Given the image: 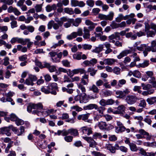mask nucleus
Segmentation results:
<instances>
[{
	"label": "nucleus",
	"mask_w": 156,
	"mask_h": 156,
	"mask_svg": "<svg viewBox=\"0 0 156 156\" xmlns=\"http://www.w3.org/2000/svg\"><path fill=\"white\" fill-rule=\"evenodd\" d=\"M4 62L3 65L6 66L9 64L10 63L9 62V58L8 57H5L3 59Z\"/></svg>",
	"instance_id": "4d7b16f0"
},
{
	"label": "nucleus",
	"mask_w": 156,
	"mask_h": 156,
	"mask_svg": "<svg viewBox=\"0 0 156 156\" xmlns=\"http://www.w3.org/2000/svg\"><path fill=\"white\" fill-rule=\"evenodd\" d=\"M126 37L127 38H130L132 40H136L137 38V35L136 34H133L132 32L126 33Z\"/></svg>",
	"instance_id": "4be33fe9"
},
{
	"label": "nucleus",
	"mask_w": 156,
	"mask_h": 156,
	"mask_svg": "<svg viewBox=\"0 0 156 156\" xmlns=\"http://www.w3.org/2000/svg\"><path fill=\"white\" fill-rule=\"evenodd\" d=\"M83 37L85 39H87L90 38V34L89 30L87 28L84 27L83 28Z\"/></svg>",
	"instance_id": "a211bd4d"
},
{
	"label": "nucleus",
	"mask_w": 156,
	"mask_h": 156,
	"mask_svg": "<svg viewBox=\"0 0 156 156\" xmlns=\"http://www.w3.org/2000/svg\"><path fill=\"white\" fill-rule=\"evenodd\" d=\"M105 108L103 107L100 106L98 107V108L96 110H97V111L101 115H103V111L105 110Z\"/></svg>",
	"instance_id": "680f3d73"
},
{
	"label": "nucleus",
	"mask_w": 156,
	"mask_h": 156,
	"mask_svg": "<svg viewBox=\"0 0 156 156\" xmlns=\"http://www.w3.org/2000/svg\"><path fill=\"white\" fill-rule=\"evenodd\" d=\"M141 87L144 90H148L152 89V86L150 84H145L144 83L141 84Z\"/></svg>",
	"instance_id": "cd10ccee"
},
{
	"label": "nucleus",
	"mask_w": 156,
	"mask_h": 156,
	"mask_svg": "<svg viewBox=\"0 0 156 156\" xmlns=\"http://www.w3.org/2000/svg\"><path fill=\"white\" fill-rule=\"evenodd\" d=\"M102 137V136L100 133H95L93 136V138L94 139H97L98 138L101 139Z\"/></svg>",
	"instance_id": "a18cd8bd"
},
{
	"label": "nucleus",
	"mask_w": 156,
	"mask_h": 156,
	"mask_svg": "<svg viewBox=\"0 0 156 156\" xmlns=\"http://www.w3.org/2000/svg\"><path fill=\"white\" fill-rule=\"evenodd\" d=\"M86 107L87 109L91 110L95 109L96 110L98 108V105L95 104H90L87 105Z\"/></svg>",
	"instance_id": "2f4dec72"
},
{
	"label": "nucleus",
	"mask_w": 156,
	"mask_h": 156,
	"mask_svg": "<svg viewBox=\"0 0 156 156\" xmlns=\"http://www.w3.org/2000/svg\"><path fill=\"white\" fill-rule=\"evenodd\" d=\"M105 62L106 65L111 66L115 62V60L113 58H106L105 59Z\"/></svg>",
	"instance_id": "7c9ffc66"
},
{
	"label": "nucleus",
	"mask_w": 156,
	"mask_h": 156,
	"mask_svg": "<svg viewBox=\"0 0 156 156\" xmlns=\"http://www.w3.org/2000/svg\"><path fill=\"white\" fill-rule=\"evenodd\" d=\"M10 120L12 121L16 122V120L17 119L18 117L14 114H11L10 115Z\"/></svg>",
	"instance_id": "0e129e2a"
},
{
	"label": "nucleus",
	"mask_w": 156,
	"mask_h": 156,
	"mask_svg": "<svg viewBox=\"0 0 156 156\" xmlns=\"http://www.w3.org/2000/svg\"><path fill=\"white\" fill-rule=\"evenodd\" d=\"M138 100L137 97L134 95H129L127 96L125 99L127 103L129 105H133Z\"/></svg>",
	"instance_id": "39448f33"
},
{
	"label": "nucleus",
	"mask_w": 156,
	"mask_h": 156,
	"mask_svg": "<svg viewBox=\"0 0 156 156\" xmlns=\"http://www.w3.org/2000/svg\"><path fill=\"white\" fill-rule=\"evenodd\" d=\"M37 79V78L36 76L29 75L28 77L24 83L28 85L33 86L34 85L33 82L35 81Z\"/></svg>",
	"instance_id": "0eeeda50"
},
{
	"label": "nucleus",
	"mask_w": 156,
	"mask_h": 156,
	"mask_svg": "<svg viewBox=\"0 0 156 156\" xmlns=\"http://www.w3.org/2000/svg\"><path fill=\"white\" fill-rule=\"evenodd\" d=\"M80 103H86L89 101V95L87 96L85 93H83L80 94Z\"/></svg>",
	"instance_id": "2eb2a0df"
},
{
	"label": "nucleus",
	"mask_w": 156,
	"mask_h": 156,
	"mask_svg": "<svg viewBox=\"0 0 156 156\" xmlns=\"http://www.w3.org/2000/svg\"><path fill=\"white\" fill-rule=\"evenodd\" d=\"M145 33H146L147 36V37H153L155 35L156 33L155 32L152 30H149Z\"/></svg>",
	"instance_id": "a19ab883"
},
{
	"label": "nucleus",
	"mask_w": 156,
	"mask_h": 156,
	"mask_svg": "<svg viewBox=\"0 0 156 156\" xmlns=\"http://www.w3.org/2000/svg\"><path fill=\"white\" fill-rule=\"evenodd\" d=\"M13 143V141H10V142L8 144L7 147L5 149V153H8L9 149L12 146Z\"/></svg>",
	"instance_id": "37998d69"
},
{
	"label": "nucleus",
	"mask_w": 156,
	"mask_h": 156,
	"mask_svg": "<svg viewBox=\"0 0 156 156\" xmlns=\"http://www.w3.org/2000/svg\"><path fill=\"white\" fill-rule=\"evenodd\" d=\"M102 116L101 115L98 114L97 112H95L94 113V119L95 121H98Z\"/></svg>",
	"instance_id": "f704fd0d"
},
{
	"label": "nucleus",
	"mask_w": 156,
	"mask_h": 156,
	"mask_svg": "<svg viewBox=\"0 0 156 156\" xmlns=\"http://www.w3.org/2000/svg\"><path fill=\"white\" fill-rule=\"evenodd\" d=\"M20 38H19L18 37H13L11 39V40L10 41V42L12 44H13L15 43L16 42H17L18 43H19Z\"/></svg>",
	"instance_id": "338daca9"
},
{
	"label": "nucleus",
	"mask_w": 156,
	"mask_h": 156,
	"mask_svg": "<svg viewBox=\"0 0 156 156\" xmlns=\"http://www.w3.org/2000/svg\"><path fill=\"white\" fill-rule=\"evenodd\" d=\"M45 67L48 69L50 72H55L56 69L55 67L54 66H51L50 64L48 63H45Z\"/></svg>",
	"instance_id": "a878e982"
},
{
	"label": "nucleus",
	"mask_w": 156,
	"mask_h": 156,
	"mask_svg": "<svg viewBox=\"0 0 156 156\" xmlns=\"http://www.w3.org/2000/svg\"><path fill=\"white\" fill-rule=\"evenodd\" d=\"M89 90L92 91L94 93L93 95H89L90 99H94L98 98V93L99 92V89L96 85L93 84L90 87Z\"/></svg>",
	"instance_id": "7ed1b4c3"
},
{
	"label": "nucleus",
	"mask_w": 156,
	"mask_h": 156,
	"mask_svg": "<svg viewBox=\"0 0 156 156\" xmlns=\"http://www.w3.org/2000/svg\"><path fill=\"white\" fill-rule=\"evenodd\" d=\"M154 90L151 89L147 91H144L142 93V94L144 96H147L149 94H151L154 93Z\"/></svg>",
	"instance_id": "ea45409f"
},
{
	"label": "nucleus",
	"mask_w": 156,
	"mask_h": 156,
	"mask_svg": "<svg viewBox=\"0 0 156 156\" xmlns=\"http://www.w3.org/2000/svg\"><path fill=\"white\" fill-rule=\"evenodd\" d=\"M144 50L145 51H147V52H149L151 51L153 52H155L156 51V48H152L151 47L147 46V44H146V47L144 48Z\"/></svg>",
	"instance_id": "58836bf2"
},
{
	"label": "nucleus",
	"mask_w": 156,
	"mask_h": 156,
	"mask_svg": "<svg viewBox=\"0 0 156 156\" xmlns=\"http://www.w3.org/2000/svg\"><path fill=\"white\" fill-rule=\"evenodd\" d=\"M78 88L79 89H80L82 92L83 93H85L86 92V89L85 87L80 83H78L77 84Z\"/></svg>",
	"instance_id": "bf43d9fd"
},
{
	"label": "nucleus",
	"mask_w": 156,
	"mask_h": 156,
	"mask_svg": "<svg viewBox=\"0 0 156 156\" xmlns=\"http://www.w3.org/2000/svg\"><path fill=\"white\" fill-rule=\"evenodd\" d=\"M114 16V13L112 12H110L109 14L106 15V20H113Z\"/></svg>",
	"instance_id": "3c124183"
},
{
	"label": "nucleus",
	"mask_w": 156,
	"mask_h": 156,
	"mask_svg": "<svg viewBox=\"0 0 156 156\" xmlns=\"http://www.w3.org/2000/svg\"><path fill=\"white\" fill-rule=\"evenodd\" d=\"M92 47L91 45L84 44L82 45V48L85 50H90Z\"/></svg>",
	"instance_id": "6e6d98bb"
},
{
	"label": "nucleus",
	"mask_w": 156,
	"mask_h": 156,
	"mask_svg": "<svg viewBox=\"0 0 156 156\" xmlns=\"http://www.w3.org/2000/svg\"><path fill=\"white\" fill-rule=\"evenodd\" d=\"M74 86V84L73 83H70L68 84L66 86V88L62 87V90L63 92H66L69 94H71L73 93V90L72 88Z\"/></svg>",
	"instance_id": "f8f14e48"
},
{
	"label": "nucleus",
	"mask_w": 156,
	"mask_h": 156,
	"mask_svg": "<svg viewBox=\"0 0 156 156\" xmlns=\"http://www.w3.org/2000/svg\"><path fill=\"white\" fill-rule=\"evenodd\" d=\"M92 154L94 156H105V155L99 152H97L96 151H93L91 152Z\"/></svg>",
	"instance_id": "603ef678"
},
{
	"label": "nucleus",
	"mask_w": 156,
	"mask_h": 156,
	"mask_svg": "<svg viewBox=\"0 0 156 156\" xmlns=\"http://www.w3.org/2000/svg\"><path fill=\"white\" fill-rule=\"evenodd\" d=\"M83 34L82 29L79 28L78 29L77 31L73 32L70 34L67 35L66 38L68 40H71L76 38L78 36H81Z\"/></svg>",
	"instance_id": "f257e3e1"
},
{
	"label": "nucleus",
	"mask_w": 156,
	"mask_h": 156,
	"mask_svg": "<svg viewBox=\"0 0 156 156\" xmlns=\"http://www.w3.org/2000/svg\"><path fill=\"white\" fill-rule=\"evenodd\" d=\"M118 102V101L117 100L115 101L112 99H108L106 101L107 105H111L114 104L115 102L117 103Z\"/></svg>",
	"instance_id": "5fc2aeb1"
},
{
	"label": "nucleus",
	"mask_w": 156,
	"mask_h": 156,
	"mask_svg": "<svg viewBox=\"0 0 156 156\" xmlns=\"http://www.w3.org/2000/svg\"><path fill=\"white\" fill-rule=\"evenodd\" d=\"M17 119L16 120L15 123L17 126L22 125L24 124V121L22 119L17 118Z\"/></svg>",
	"instance_id": "49530a36"
},
{
	"label": "nucleus",
	"mask_w": 156,
	"mask_h": 156,
	"mask_svg": "<svg viewBox=\"0 0 156 156\" xmlns=\"http://www.w3.org/2000/svg\"><path fill=\"white\" fill-rule=\"evenodd\" d=\"M117 126L115 127V130L118 132L122 133L125 130L126 127L124 126L123 124L119 121H117Z\"/></svg>",
	"instance_id": "9b49d317"
},
{
	"label": "nucleus",
	"mask_w": 156,
	"mask_h": 156,
	"mask_svg": "<svg viewBox=\"0 0 156 156\" xmlns=\"http://www.w3.org/2000/svg\"><path fill=\"white\" fill-rule=\"evenodd\" d=\"M133 76L137 78H140L141 74L139 71L136 70L133 71Z\"/></svg>",
	"instance_id": "8fccbe9b"
},
{
	"label": "nucleus",
	"mask_w": 156,
	"mask_h": 156,
	"mask_svg": "<svg viewBox=\"0 0 156 156\" xmlns=\"http://www.w3.org/2000/svg\"><path fill=\"white\" fill-rule=\"evenodd\" d=\"M149 104L152 105L156 103V97H153L150 98H147L146 100Z\"/></svg>",
	"instance_id": "473e14b6"
},
{
	"label": "nucleus",
	"mask_w": 156,
	"mask_h": 156,
	"mask_svg": "<svg viewBox=\"0 0 156 156\" xmlns=\"http://www.w3.org/2000/svg\"><path fill=\"white\" fill-rule=\"evenodd\" d=\"M50 94L54 95H56L57 94L56 90L58 89V87L57 83H49L48 84Z\"/></svg>",
	"instance_id": "423d86ee"
},
{
	"label": "nucleus",
	"mask_w": 156,
	"mask_h": 156,
	"mask_svg": "<svg viewBox=\"0 0 156 156\" xmlns=\"http://www.w3.org/2000/svg\"><path fill=\"white\" fill-rule=\"evenodd\" d=\"M89 113L79 115L77 117L78 120H82L85 122H89V120L88 119L90 116Z\"/></svg>",
	"instance_id": "4468645a"
},
{
	"label": "nucleus",
	"mask_w": 156,
	"mask_h": 156,
	"mask_svg": "<svg viewBox=\"0 0 156 156\" xmlns=\"http://www.w3.org/2000/svg\"><path fill=\"white\" fill-rule=\"evenodd\" d=\"M97 70L95 69L94 68L92 67H89L88 68L87 72L90 73V74L91 76H94L96 74Z\"/></svg>",
	"instance_id": "bb28decb"
},
{
	"label": "nucleus",
	"mask_w": 156,
	"mask_h": 156,
	"mask_svg": "<svg viewBox=\"0 0 156 156\" xmlns=\"http://www.w3.org/2000/svg\"><path fill=\"white\" fill-rule=\"evenodd\" d=\"M104 48V44H99L98 47H96L95 48L92 50V52L97 53H99L102 51Z\"/></svg>",
	"instance_id": "5701e85b"
},
{
	"label": "nucleus",
	"mask_w": 156,
	"mask_h": 156,
	"mask_svg": "<svg viewBox=\"0 0 156 156\" xmlns=\"http://www.w3.org/2000/svg\"><path fill=\"white\" fill-rule=\"evenodd\" d=\"M64 10L65 13L69 15H72L74 13V11L72 8H65L64 9Z\"/></svg>",
	"instance_id": "e433bc0d"
},
{
	"label": "nucleus",
	"mask_w": 156,
	"mask_h": 156,
	"mask_svg": "<svg viewBox=\"0 0 156 156\" xmlns=\"http://www.w3.org/2000/svg\"><path fill=\"white\" fill-rule=\"evenodd\" d=\"M63 65L67 67H70V62L67 60H64L62 61Z\"/></svg>",
	"instance_id": "c03bdc74"
},
{
	"label": "nucleus",
	"mask_w": 156,
	"mask_h": 156,
	"mask_svg": "<svg viewBox=\"0 0 156 156\" xmlns=\"http://www.w3.org/2000/svg\"><path fill=\"white\" fill-rule=\"evenodd\" d=\"M123 15L122 14L119 15L118 17L115 19V21L118 23L120 22L123 20Z\"/></svg>",
	"instance_id": "69168bd1"
},
{
	"label": "nucleus",
	"mask_w": 156,
	"mask_h": 156,
	"mask_svg": "<svg viewBox=\"0 0 156 156\" xmlns=\"http://www.w3.org/2000/svg\"><path fill=\"white\" fill-rule=\"evenodd\" d=\"M10 130L9 126L5 127L0 128V132L1 134H5L8 136H10L11 135L10 132Z\"/></svg>",
	"instance_id": "ddd939ff"
},
{
	"label": "nucleus",
	"mask_w": 156,
	"mask_h": 156,
	"mask_svg": "<svg viewBox=\"0 0 156 156\" xmlns=\"http://www.w3.org/2000/svg\"><path fill=\"white\" fill-rule=\"evenodd\" d=\"M33 109H35L34 108V104H29L27 107V110L29 112L32 113Z\"/></svg>",
	"instance_id": "09e8293b"
},
{
	"label": "nucleus",
	"mask_w": 156,
	"mask_h": 156,
	"mask_svg": "<svg viewBox=\"0 0 156 156\" xmlns=\"http://www.w3.org/2000/svg\"><path fill=\"white\" fill-rule=\"evenodd\" d=\"M149 61L148 60H145L142 63L139 64V66L141 67L144 68L147 66L149 64Z\"/></svg>",
	"instance_id": "4c0bfd02"
},
{
	"label": "nucleus",
	"mask_w": 156,
	"mask_h": 156,
	"mask_svg": "<svg viewBox=\"0 0 156 156\" xmlns=\"http://www.w3.org/2000/svg\"><path fill=\"white\" fill-rule=\"evenodd\" d=\"M129 146L131 150L132 151H136L138 150L136 144L133 143H131Z\"/></svg>",
	"instance_id": "c9c22d12"
},
{
	"label": "nucleus",
	"mask_w": 156,
	"mask_h": 156,
	"mask_svg": "<svg viewBox=\"0 0 156 156\" xmlns=\"http://www.w3.org/2000/svg\"><path fill=\"white\" fill-rule=\"evenodd\" d=\"M19 60L21 62H23L24 61H27L26 60L27 59V55H23L18 57Z\"/></svg>",
	"instance_id": "13d9d810"
},
{
	"label": "nucleus",
	"mask_w": 156,
	"mask_h": 156,
	"mask_svg": "<svg viewBox=\"0 0 156 156\" xmlns=\"http://www.w3.org/2000/svg\"><path fill=\"white\" fill-rule=\"evenodd\" d=\"M84 75L82 77L81 79V84H83V85L87 84L89 82L88 79V75L86 73H84Z\"/></svg>",
	"instance_id": "dca6fc26"
},
{
	"label": "nucleus",
	"mask_w": 156,
	"mask_h": 156,
	"mask_svg": "<svg viewBox=\"0 0 156 156\" xmlns=\"http://www.w3.org/2000/svg\"><path fill=\"white\" fill-rule=\"evenodd\" d=\"M149 83H151L154 87H156V81L154 77H152V79L149 80Z\"/></svg>",
	"instance_id": "052dcab7"
},
{
	"label": "nucleus",
	"mask_w": 156,
	"mask_h": 156,
	"mask_svg": "<svg viewBox=\"0 0 156 156\" xmlns=\"http://www.w3.org/2000/svg\"><path fill=\"white\" fill-rule=\"evenodd\" d=\"M25 133V127L23 126L20 127L19 129H18L16 134L18 136H22L24 135Z\"/></svg>",
	"instance_id": "b1692460"
},
{
	"label": "nucleus",
	"mask_w": 156,
	"mask_h": 156,
	"mask_svg": "<svg viewBox=\"0 0 156 156\" xmlns=\"http://www.w3.org/2000/svg\"><path fill=\"white\" fill-rule=\"evenodd\" d=\"M69 134H70L72 136H76L78 135L79 133L77 129L71 128L65 131L64 132L63 135H67Z\"/></svg>",
	"instance_id": "1a4fd4ad"
},
{
	"label": "nucleus",
	"mask_w": 156,
	"mask_h": 156,
	"mask_svg": "<svg viewBox=\"0 0 156 156\" xmlns=\"http://www.w3.org/2000/svg\"><path fill=\"white\" fill-rule=\"evenodd\" d=\"M49 54L51 57L52 61L53 62H59V60L58 59V58H54L57 55L56 52L53 51H51L49 53Z\"/></svg>",
	"instance_id": "aec40b11"
},
{
	"label": "nucleus",
	"mask_w": 156,
	"mask_h": 156,
	"mask_svg": "<svg viewBox=\"0 0 156 156\" xmlns=\"http://www.w3.org/2000/svg\"><path fill=\"white\" fill-rule=\"evenodd\" d=\"M130 92L129 90L126 89L123 91H119L116 92L115 94L116 95H119L116 97L118 98L124 99L126 95L128 94Z\"/></svg>",
	"instance_id": "6e6552de"
},
{
	"label": "nucleus",
	"mask_w": 156,
	"mask_h": 156,
	"mask_svg": "<svg viewBox=\"0 0 156 156\" xmlns=\"http://www.w3.org/2000/svg\"><path fill=\"white\" fill-rule=\"evenodd\" d=\"M80 132L83 134H87L89 135L92 133V129L90 127L83 126L81 127L80 130Z\"/></svg>",
	"instance_id": "9d476101"
},
{
	"label": "nucleus",
	"mask_w": 156,
	"mask_h": 156,
	"mask_svg": "<svg viewBox=\"0 0 156 156\" xmlns=\"http://www.w3.org/2000/svg\"><path fill=\"white\" fill-rule=\"evenodd\" d=\"M41 91L46 94H48L50 93V92L48 85L47 86H43L41 89Z\"/></svg>",
	"instance_id": "c85d7f7f"
},
{
	"label": "nucleus",
	"mask_w": 156,
	"mask_h": 156,
	"mask_svg": "<svg viewBox=\"0 0 156 156\" xmlns=\"http://www.w3.org/2000/svg\"><path fill=\"white\" fill-rule=\"evenodd\" d=\"M65 136V137H64V139L66 142H70L72 141L73 138V136L67 135Z\"/></svg>",
	"instance_id": "864d4df0"
},
{
	"label": "nucleus",
	"mask_w": 156,
	"mask_h": 156,
	"mask_svg": "<svg viewBox=\"0 0 156 156\" xmlns=\"http://www.w3.org/2000/svg\"><path fill=\"white\" fill-rule=\"evenodd\" d=\"M146 103L145 101L144 100H143L140 101L138 106L142 108H144L146 107Z\"/></svg>",
	"instance_id": "774afa93"
},
{
	"label": "nucleus",
	"mask_w": 156,
	"mask_h": 156,
	"mask_svg": "<svg viewBox=\"0 0 156 156\" xmlns=\"http://www.w3.org/2000/svg\"><path fill=\"white\" fill-rule=\"evenodd\" d=\"M117 108L118 111L115 112V113L119 114H121L123 113V112H125L126 107L124 105H121L119 106Z\"/></svg>",
	"instance_id": "393cba45"
},
{
	"label": "nucleus",
	"mask_w": 156,
	"mask_h": 156,
	"mask_svg": "<svg viewBox=\"0 0 156 156\" xmlns=\"http://www.w3.org/2000/svg\"><path fill=\"white\" fill-rule=\"evenodd\" d=\"M34 108L36 109L32 112L33 114H36L38 116L40 115V112L43 110V106L41 103H39L37 104H34Z\"/></svg>",
	"instance_id": "20e7f679"
},
{
	"label": "nucleus",
	"mask_w": 156,
	"mask_h": 156,
	"mask_svg": "<svg viewBox=\"0 0 156 156\" xmlns=\"http://www.w3.org/2000/svg\"><path fill=\"white\" fill-rule=\"evenodd\" d=\"M74 75L80 73V74H83L86 73L87 72L83 68H78L73 69Z\"/></svg>",
	"instance_id": "412c9836"
},
{
	"label": "nucleus",
	"mask_w": 156,
	"mask_h": 156,
	"mask_svg": "<svg viewBox=\"0 0 156 156\" xmlns=\"http://www.w3.org/2000/svg\"><path fill=\"white\" fill-rule=\"evenodd\" d=\"M70 22H72L73 25L75 27H78L79 24L81 23L82 21V19L81 18H77L75 19L74 21L73 19H70L69 20H68Z\"/></svg>",
	"instance_id": "f3484780"
},
{
	"label": "nucleus",
	"mask_w": 156,
	"mask_h": 156,
	"mask_svg": "<svg viewBox=\"0 0 156 156\" xmlns=\"http://www.w3.org/2000/svg\"><path fill=\"white\" fill-rule=\"evenodd\" d=\"M106 147L107 150H109L111 153H114L115 152V149L114 147L111 144L106 145Z\"/></svg>",
	"instance_id": "c756f323"
},
{
	"label": "nucleus",
	"mask_w": 156,
	"mask_h": 156,
	"mask_svg": "<svg viewBox=\"0 0 156 156\" xmlns=\"http://www.w3.org/2000/svg\"><path fill=\"white\" fill-rule=\"evenodd\" d=\"M130 51L129 50H123L117 56V58L119 59H120L122 57L126 56L128 54L130 53Z\"/></svg>",
	"instance_id": "6ab92c4d"
},
{
	"label": "nucleus",
	"mask_w": 156,
	"mask_h": 156,
	"mask_svg": "<svg viewBox=\"0 0 156 156\" xmlns=\"http://www.w3.org/2000/svg\"><path fill=\"white\" fill-rule=\"evenodd\" d=\"M98 126L100 129L106 131L113 129L114 128L112 125L111 124H107L106 122L103 121L99 122Z\"/></svg>",
	"instance_id": "f03ea898"
},
{
	"label": "nucleus",
	"mask_w": 156,
	"mask_h": 156,
	"mask_svg": "<svg viewBox=\"0 0 156 156\" xmlns=\"http://www.w3.org/2000/svg\"><path fill=\"white\" fill-rule=\"evenodd\" d=\"M61 72L64 73H66L67 70L66 69L62 67H60L58 69V71L57 72L58 74H60Z\"/></svg>",
	"instance_id": "e2e57ef3"
},
{
	"label": "nucleus",
	"mask_w": 156,
	"mask_h": 156,
	"mask_svg": "<svg viewBox=\"0 0 156 156\" xmlns=\"http://www.w3.org/2000/svg\"><path fill=\"white\" fill-rule=\"evenodd\" d=\"M144 121L149 125H151L152 121L150 118V116L149 115H147L144 118Z\"/></svg>",
	"instance_id": "de8ad7c7"
},
{
	"label": "nucleus",
	"mask_w": 156,
	"mask_h": 156,
	"mask_svg": "<svg viewBox=\"0 0 156 156\" xmlns=\"http://www.w3.org/2000/svg\"><path fill=\"white\" fill-rule=\"evenodd\" d=\"M47 62H44L43 63H42L41 62L38 61H36L35 62V64L37 66H38L41 68H43L45 67V63Z\"/></svg>",
	"instance_id": "72a5a7b5"
},
{
	"label": "nucleus",
	"mask_w": 156,
	"mask_h": 156,
	"mask_svg": "<svg viewBox=\"0 0 156 156\" xmlns=\"http://www.w3.org/2000/svg\"><path fill=\"white\" fill-rule=\"evenodd\" d=\"M82 54V52H78L77 54H74L73 55L74 59L77 60H80L81 59V55Z\"/></svg>",
	"instance_id": "79ce46f5"
}]
</instances>
